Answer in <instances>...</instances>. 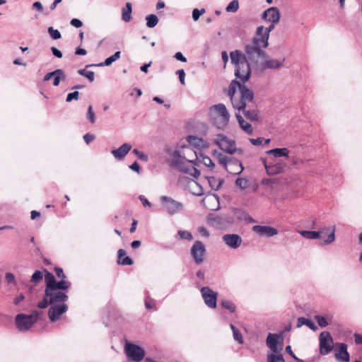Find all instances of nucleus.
<instances>
[{"label":"nucleus","instance_id":"1","mask_svg":"<svg viewBox=\"0 0 362 362\" xmlns=\"http://www.w3.org/2000/svg\"><path fill=\"white\" fill-rule=\"evenodd\" d=\"M228 95L235 110H242L245 117L251 122L259 120V112L255 106L252 90L234 79L228 86Z\"/></svg>","mask_w":362,"mask_h":362},{"label":"nucleus","instance_id":"2","mask_svg":"<svg viewBox=\"0 0 362 362\" xmlns=\"http://www.w3.org/2000/svg\"><path fill=\"white\" fill-rule=\"evenodd\" d=\"M56 275L61 280L57 281L54 276L47 272L45 276V289L43 299L37 304L38 308L43 309L47 307V302L68 300L67 291L71 286L70 281L65 280L66 275L60 267H55Z\"/></svg>","mask_w":362,"mask_h":362},{"label":"nucleus","instance_id":"3","mask_svg":"<svg viewBox=\"0 0 362 362\" xmlns=\"http://www.w3.org/2000/svg\"><path fill=\"white\" fill-rule=\"evenodd\" d=\"M245 54L236 49L230 53V61L235 66V76L240 78L243 83L246 82L250 77L251 69L248 60L257 64L259 59L267 58L264 49L247 45L245 47Z\"/></svg>","mask_w":362,"mask_h":362},{"label":"nucleus","instance_id":"4","mask_svg":"<svg viewBox=\"0 0 362 362\" xmlns=\"http://www.w3.org/2000/svg\"><path fill=\"white\" fill-rule=\"evenodd\" d=\"M199 156L190 147H184L177 150L173 154L172 163L180 172L189 174L197 178L200 171L196 168Z\"/></svg>","mask_w":362,"mask_h":362},{"label":"nucleus","instance_id":"5","mask_svg":"<svg viewBox=\"0 0 362 362\" xmlns=\"http://www.w3.org/2000/svg\"><path fill=\"white\" fill-rule=\"evenodd\" d=\"M209 117L217 129L225 130L229 123L230 115L224 104L218 103L210 107Z\"/></svg>","mask_w":362,"mask_h":362},{"label":"nucleus","instance_id":"6","mask_svg":"<svg viewBox=\"0 0 362 362\" xmlns=\"http://www.w3.org/2000/svg\"><path fill=\"white\" fill-rule=\"evenodd\" d=\"M266 344L272 351L267 354V362H285L281 355L283 350V337L280 334L269 333Z\"/></svg>","mask_w":362,"mask_h":362},{"label":"nucleus","instance_id":"7","mask_svg":"<svg viewBox=\"0 0 362 362\" xmlns=\"http://www.w3.org/2000/svg\"><path fill=\"white\" fill-rule=\"evenodd\" d=\"M214 143L224 152L230 155L235 152L243 153V150L236 148L235 142L234 140L228 138L223 134H218L214 139Z\"/></svg>","mask_w":362,"mask_h":362},{"label":"nucleus","instance_id":"8","mask_svg":"<svg viewBox=\"0 0 362 362\" xmlns=\"http://www.w3.org/2000/svg\"><path fill=\"white\" fill-rule=\"evenodd\" d=\"M38 315L39 313L37 311H35L30 315L18 314L15 320L18 329L21 332L28 330L37 321Z\"/></svg>","mask_w":362,"mask_h":362},{"label":"nucleus","instance_id":"9","mask_svg":"<svg viewBox=\"0 0 362 362\" xmlns=\"http://www.w3.org/2000/svg\"><path fill=\"white\" fill-rule=\"evenodd\" d=\"M163 210L169 215H175L181 212L184 209V204L170 197L161 196L160 197Z\"/></svg>","mask_w":362,"mask_h":362},{"label":"nucleus","instance_id":"10","mask_svg":"<svg viewBox=\"0 0 362 362\" xmlns=\"http://www.w3.org/2000/svg\"><path fill=\"white\" fill-rule=\"evenodd\" d=\"M66 301L47 302V305H51L48 310V316L51 322H56L60 318L61 315L68 310V305L66 304Z\"/></svg>","mask_w":362,"mask_h":362},{"label":"nucleus","instance_id":"11","mask_svg":"<svg viewBox=\"0 0 362 362\" xmlns=\"http://www.w3.org/2000/svg\"><path fill=\"white\" fill-rule=\"evenodd\" d=\"M124 349L127 358L132 361L140 362L144 358L145 352L138 345L127 342Z\"/></svg>","mask_w":362,"mask_h":362},{"label":"nucleus","instance_id":"12","mask_svg":"<svg viewBox=\"0 0 362 362\" xmlns=\"http://www.w3.org/2000/svg\"><path fill=\"white\" fill-rule=\"evenodd\" d=\"M200 293L204 301L205 305L209 308L214 309L217 305V298L218 293L216 291H214L209 286H204L201 288Z\"/></svg>","mask_w":362,"mask_h":362},{"label":"nucleus","instance_id":"13","mask_svg":"<svg viewBox=\"0 0 362 362\" xmlns=\"http://www.w3.org/2000/svg\"><path fill=\"white\" fill-rule=\"evenodd\" d=\"M206 248L204 243L199 240H197L191 248V255L197 264H200L204 262Z\"/></svg>","mask_w":362,"mask_h":362},{"label":"nucleus","instance_id":"14","mask_svg":"<svg viewBox=\"0 0 362 362\" xmlns=\"http://www.w3.org/2000/svg\"><path fill=\"white\" fill-rule=\"evenodd\" d=\"M333 340L328 332H322L320 334V351L322 355L328 354L332 349Z\"/></svg>","mask_w":362,"mask_h":362},{"label":"nucleus","instance_id":"15","mask_svg":"<svg viewBox=\"0 0 362 362\" xmlns=\"http://www.w3.org/2000/svg\"><path fill=\"white\" fill-rule=\"evenodd\" d=\"M286 166L287 165L285 161L282 160H272L269 163V165L267 166V170L266 172L269 175H278L284 173L286 168Z\"/></svg>","mask_w":362,"mask_h":362},{"label":"nucleus","instance_id":"16","mask_svg":"<svg viewBox=\"0 0 362 362\" xmlns=\"http://www.w3.org/2000/svg\"><path fill=\"white\" fill-rule=\"evenodd\" d=\"M224 243L231 249H237L242 244V238L238 234H225L222 236Z\"/></svg>","mask_w":362,"mask_h":362},{"label":"nucleus","instance_id":"17","mask_svg":"<svg viewBox=\"0 0 362 362\" xmlns=\"http://www.w3.org/2000/svg\"><path fill=\"white\" fill-rule=\"evenodd\" d=\"M280 13L276 7H270L266 9L262 16V19L269 23H278L280 20Z\"/></svg>","mask_w":362,"mask_h":362},{"label":"nucleus","instance_id":"18","mask_svg":"<svg viewBox=\"0 0 362 362\" xmlns=\"http://www.w3.org/2000/svg\"><path fill=\"white\" fill-rule=\"evenodd\" d=\"M252 231L259 236L267 238L272 237L278 234V230L276 228L269 226H254L252 227Z\"/></svg>","mask_w":362,"mask_h":362},{"label":"nucleus","instance_id":"19","mask_svg":"<svg viewBox=\"0 0 362 362\" xmlns=\"http://www.w3.org/2000/svg\"><path fill=\"white\" fill-rule=\"evenodd\" d=\"M132 145L128 143L123 144L121 146H119L117 149L112 150L111 153L114 156L116 160H123L127 154L132 149Z\"/></svg>","mask_w":362,"mask_h":362},{"label":"nucleus","instance_id":"20","mask_svg":"<svg viewBox=\"0 0 362 362\" xmlns=\"http://www.w3.org/2000/svg\"><path fill=\"white\" fill-rule=\"evenodd\" d=\"M335 357L341 362H348L349 361V354L347 351V346L345 344H339V349L335 354Z\"/></svg>","mask_w":362,"mask_h":362},{"label":"nucleus","instance_id":"21","mask_svg":"<svg viewBox=\"0 0 362 362\" xmlns=\"http://www.w3.org/2000/svg\"><path fill=\"white\" fill-rule=\"evenodd\" d=\"M187 141L192 146L197 148H207L209 146L206 141L196 136L189 135L187 137Z\"/></svg>","mask_w":362,"mask_h":362},{"label":"nucleus","instance_id":"22","mask_svg":"<svg viewBox=\"0 0 362 362\" xmlns=\"http://www.w3.org/2000/svg\"><path fill=\"white\" fill-rule=\"evenodd\" d=\"M235 117L237 118V120L239 123L240 127L247 134L250 135L253 132V129L252 127V125L246 122L243 117L240 115V114L236 113Z\"/></svg>","mask_w":362,"mask_h":362},{"label":"nucleus","instance_id":"23","mask_svg":"<svg viewBox=\"0 0 362 362\" xmlns=\"http://www.w3.org/2000/svg\"><path fill=\"white\" fill-rule=\"evenodd\" d=\"M266 153L273 156L275 158L280 157L288 158L289 150L287 148H276L267 151Z\"/></svg>","mask_w":362,"mask_h":362},{"label":"nucleus","instance_id":"24","mask_svg":"<svg viewBox=\"0 0 362 362\" xmlns=\"http://www.w3.org/2000/svg\"><path fill=\"white\" fill-rule=\"evenodd\" d=\"M284 61V59L282 60L279 59H268L264 61V62L262 64V68L263 69H276L279 68L283 62Z\"/></svg>","mask_w":362,"mask_h":362},{"label":"nucleus","instance_id":"25","mask_svg":"<svg viewBox=\"0 0 362 362\" xmlns=\"http://www.w3.org/2000/svg\"><path fill=\"white\" fill-rule=\"evenodd\" d=\"M120 56H121V52L120 51H117L113 55L107 57L104 62L98 64L96 66H110L113 62H115V61L119 59L120 58ZM92 66H95V65L94 64H88V65H86V67L88 68V67Z\"/></svg>","mask_w":362,"mask_h":362},{"label":"nucleus","instance_id":"26","mask_svg":"<svg viewBox=\"0 0 362 362\" xmlns=\"http://www.w3.org/2000/svg\"><path fill=\"white\" fill-rule=\"evenodd\" d=\"M126 255V251L124 249H119L117 252V263L122 265H132V259Z\"/></svg>","mask_w":362,"mask_h":362},{"label":"nucleus","instance_id":"27","mask_svg":"<svg viewBox=\"0 0 362 362\" xmlns=\"http://www.w3.org/2000/svg\"><path fill=\"white\" fill-rule=\"evenodd\" d=\"M214 155H216L218 163L223 165L228 172H230L228 169V165H231L233 160L217 151H215Z\"/></svg>","mask_w":362,"mask_h":362},{"label":"nucleus","instance_id":"28","mask_svg":"<svg viewBox=\"0 0 362 362\" xmlns=\"http://www.w3.org/2000/svg\"><path fill=\"white\" fill-rule=\"evenodd\" d=\"M189 187L194 195L202 196L204 194V189L201 185L194 180L189 182Z\"/></svg>","mask_w":362,"mask_h":362},{"label":"nucleus","instance_id":"29","mask_svg":"<svg viewBox=\"0 0 362 362\" xmlns=\"http://www.w3.org/2000/svg\"><path fill=\"white\" fill-rule=\"evenodd\" d=\"M303 325H306L310 329L316 331L317 329V325L310 320L300 317L297 320V327H300Z\"/></svg>","mask_w":362,"mask_h":362},{"label":"nucleus","instance_id":"30","mask_svg":"<svg viewBox=\"0 0 362 362\" xmlns=\"http://www.w3.org/2000/svg\"><path fill=\"white\" fill-rule=\"evenodd\" d=\"M298 233L303 238L307 239L314 240L320 237L324 230L321 231H310V230H298Z\"/></svg>","mask_w":362,"mask_h":362},{"label":"nucleus","instance_id":"31","mask_svg":"<svg viewBox=\"0 0 362 362\" xmlns=\"http://www.w3.org/2000/svg\"><path fill=\"white\" fill-rule=\"evenodd\" d=\"M210 187L214 190H218L221 187L223 180L214 176H208L206 177Z\"/></svg>","mask_w":362,"mask_h":362},{"label":"nucleus","instance_id":"32","mask_svg":"<svg viewBox=\"0 0 362 362\" xmlns=\"http://www.w3.org/2000/svg\"><path fill=\"white\" fill-rule=\"evenodd\" d=\"M132 4L129 2H127L126 4V6L122 8V19L127 23L130 21L132 18Z\"/></svg>","mask_w":362,"mask_h":362},{"label":"nucleus","instance_id":"33","mask_svg":"<svg viewBox=\"0 0 362 362\" xmlns=\"http://www.w3.org/2000/svg\"><path fill=\"white\" fill-rule=\"evenodd\" d=\"M230 327L233 332V339L240 344H243L244 341H243V335L240 332V331L238 330V328H236L233 325H230Z\"/></svg>","mask_w":362,"mask_h":362},{"label":"nucleus","instance_id":"34","mask_svg":"<svg viewBox=\"0 0 362 362\" xmlns=\"http://www.w3.org/2000/svg\"><path fill=\"white\" fill-rule=\"evenodd\" d=\"M146 26L148 28H154L158 23V18L155 14H150L146 16Z\"/></svg>","mask_w":362,"mask_h":362},{"label":"nucleus","instance_id":"35","mask_svg":"<svg viewBox=\"0 0 362 362\" xmlns=\"http://www.w3.org/2000/svg\"><path fill=\"white\" fill-rule=\"evenodd\" d=\"M250 45L259 48L261 49H263L264 48H267L269 45V42H267V41L264 40H259L257 38H252Z\"/></svg>","mask_w":362,"mask_h":362},{"label":"nucleus","instance_id":"36","mask_svg":"<svg viewBox=\"0 0 362 362\" xmlns=\"http://www.w3.org/2000/svg\"><path fill=\"white\" fill-rule=\"evenodd\" d=\"M198 162L203 163L204 165L207 167H214V163L209 156L200 154Z\"/></svg>","mask_w":362,"mask_h":362},{"label":"nucleus","instance_id":"37","mask_svg":"<svg viewBox=\"0 0 362 362\" xmlns=\"http://www.w3.org/2000/svg\"><path fill=\"white\" fill-rule=\"evenodd\" d=\"M43 274L41 271L36 270L31 276L30 282L37 284L42 280Z\"/></svg>","mask_w":362,"mask_h":362},{"label":"nucleus","instance_id":"38","mask_svg":"<svg viewBox=\"0 0 362 362\" xmlns=\"http://www.w3.org/2000/svg\"><path fill=\"white\" fill-rule=\"evenodd\" d=\"M221 305L226 310H229L230 313H234L235 311L236 307L235 304L229 300H223L221 301Z\"/></svg>","mask_w":362,"mask_h":362},{"label":"nucleus","instance_id":"39","mask_svg":"<svg viewBox=\"0 0 362 362\" xmlns=\"http://www.w3.org/2000/svg\"><path fill=\"white\" fill-rule=\"evenodd\" d=\"M328 231L330 232L329 235H328L327 238L324 241L325 245H328L334 242L335 239V227L331 226L327 229Z\"/></svg>","mask_w":362,"mask_h":362},{"label":"nucleus","instance_id":"40","mask_svg":"<svg viewBox=\"0 0 362 362\" xmlns=\"http://www.w3.org/2000/svg\"><path fill=\"white\" fill-rule=\"evenodd\" d=\"M239 8V3L238 0L231 1L226 8L227 12H236Z\"/></svg>","mask_w":362,"mask_h":362},{"label":"nucleus","instance_id":"41","mask_svg":"<svg viewBox=\"0 0 362 362\" xmlns=\"http://www.w3.org/2000/svg\"><path fill=\"white\" fill-rule=\"evenodd\" d=\"M78 74L86 77L90 82H93L94 81V72L92 71H86V69H79V70H78Z\"/></svg>","mask_w":362,"mask_h":362},{"label":"nucleus","instance_id":"42","mask_svg":"<svg viewBox=\"0 0 362 362\" xmlns=\"http://www.w3.org/2000/svg\"><path fill=\"white\" fill-rule=\"evenodd\" d=\"M276 24V23H271V25L267 28H264L262 25L258 26V33L261 34V32H264L269 37L270 33L274 30Z\"/></svg>","mask_w":362,"mask_h":362},{"label":"nucleus","instance_id":"43","mask_svg":"<svg viewBox=\"0 0 362 362\" xmlns=\"http://www.w3.org/2000/svg\"><path fill=\"white\" fill-rule=\"evenodd\" d=\"M47 32H48L49 36L53 40H59L62 37V35H61L60 32L57 29H54L52 27H49L47 29Z\"/></svg>","mask_w":362,"mask_h":362},{"label":"nucleus","instance_id":"44","mask_svg":"<svg viewBox=\"0 0 362 362\" xmlns=\"http://www.w3.org/2000/svg\"><path fill=\"white\" fill-rule=\"evenodd\" d=\"M156 301L153 298H151L149 296H146L145 299L146 308L156 310Z\"/></svg>","mask_w":362,"mask_h":362},{"label":"nucleus","instance_id":"45","mask_svg":"<svg viewBox=\"0 0 362 362\" xmlns=\"http://www.w3.org/2000/svg\"><path fill=\"white\" fill-rule=\"evenodd\" d=\"M235 184L241 189H245L249 186V182L245 178L239 177L235 180Z\"/></svg>","mask_w":362,"mask_h":362},{"label":"nucleus","instance_id":"46","mask_svg":"<svg viewBox=\"0 0 362 362\" xmlns=\"http://www.w3.org/2000/svg\"><path fill=\"white\" fill-rule=\"evenodd\" d=\"M232 164H235L238 166V169H236V168L229 169L230 170V173H233L234 174H240L243 171L244 167L243 166V164L241 162H240L237 160H233L232 162Z\"/></svg>","mask_w":362,"mask_h":362},{"label":"nucleus","instance_id":"47","mask_svg":"<svg viewBox=\"0 0 362 362\" xmlns=\"http://www.w3.org/2000/svg\"><path fill=\"white\" fill-rule=\"evenodd\" d=\"M315 320L317 321L318 325L320 327H325L329 325V322H327V319L321 315H315Z\"/></svg>","mask_w":362,"mask_h":362},{"label":"nucleus","instance_id":"48","mask_svg":"<svg viewBox=\"0 0 362 362\" xmlns=\"http://www.w3.org/2000/svg\"><path fill=\"white\" fill-rule=\"evenodd\" d=\"M53 78H54L53 85L54 86H57L59 84L61 79H62V80L65 79L66 75L64 74V71L62 69V73L57 74L53 76Z\"/></svg>","mask_w":362,"mask_h":362},{"label":"nucleus","instance_id":"49","mask_svg":"<svg viewBox=\"0 0 362 362\" xmlns=\"http://www.w3.org/2000/svg\"><path fill=\"white\" fill-rule=\"evenodd\" d=\"M178 235L181 239L192 240L193 239L192 234L188 230H178Z\"/></svg>","mask_w":362,"mask_h":362},{"label":"nucleus","instance_id":"50","mask_svg":"<svg viewBox=\"0 0 362 362\" xmlns=\"http://www.w3.org/2000/svg\"><path fill=\"white\" fill-rule=\"evenodd\" d=\"M205 13V9L204 8H202V9H198V8H194L193 11H192V18L194 21H197L199 20V18H200V16L204 14Z\"/></svg>","mask_w":362,"mask_h":362},{"label":"nucleus","instance_id":"51","mask_svg":"<svg viewBox=\"0 0 362 362\" xmlns=\"http://www.w3.org/2000/svg\"><path fill=\"white\" fill-rule=\"evenodd\" d=\"M86 117L89 120V122L92 124H93L95 122V115L93 111L92 105H90L88 108Z\"/></svg>","mask_w":362,"mask_h":362},{"label":"nucleus","instance_id":"52","mask_svg":"<svg viewBox=\"0 0 362 362\" xmlns=\"http://www.w3.org/2000/svg\"><path fill=\"white\" fill-rule=\"evenodd\" d=\"M5 279L8 284H16V278L13 274L11 272L6 273Z\"/></svg>","mask_w":362,"mask_h":362},{"label":"nucleus","instance_id":"53","mask_svg":"<svg viewBox=\"0 0 362 362\" xmlns=\"http://www.w3.org/2000/svg\"><path fill=\"white\" fill-rule=\"evenodd\" d=\"M253 37L262 40H264V41L266 40L267 42H269V37L267 35H266L264 32H261V34L258 33V27L256 29L255 35Z\"/></svg>","mask_w":362,"mask_h":362},{"label":"nucleus","instance_id":"54","mask_svg":"<svg viewBox=\"0 0 362 362\" xmlns=\"http://www.w3.org/2000/svg\"><path fill=\"white\" fill-rule=\"evenodd\" d=\"M132 153L141 160H146L148 159V156L146 154H144L143 152L139 151L136 148H134L132 151Z\"/></svg>","mask_w":362,"mask_h":362},{"label":"nucleus","instance_id":"55","mask_svg":"<svg viewBox=\"0 0 362 362\" xmlns=\"http://www.w3.org/2000/svg\"><path fill=\"white\" fill-rule=\"evenodd\" d=\"M78 95H79V93L78 91H74V92L70 93L67 95L66 101L69 103L73 100H78Z\"/></svg>","mask_w":362,"mask_h":362},{"label":"nucleus","instance_id":"56","mask_svg":"<svg viewBox=\"0 0 362 362\" xmlns=\"http://www.w3.org/2000/svg\"><path fill=\"white\" fill-rule=\"evenodd\" d=\"M60 73H62V69H56L54 71H52V72H49V73H47V74H45V76H44L43 80L45 81H49L51 78L53 77V76H54V75H56L57 74H60Z\"/></svg>","mask_w":362,"mask_h":362},{"label":"nucleus","instance_id":"57","mask_svg":"<svg viewBox=\"0 0 362 362\" xmlns=\"http://www.w3.org/2000/svg\"><path fill=\"white\" fill-rule=\"evenodd\" d=\"M250 142L254 146H262L263 145L264 138L258 137L257 139H250Z\"/></svg>","mask_w":362,"mask_h":362},{"label":"nucleus","instance_id":"58","mask_svg":"<svg viewBox=\"0 0 362 362\" xmlns=\"http://www.w3.org/2000/svg\"><path fill=\"white\" fill-rule=\"evenodd\" d=\"M197 230L203 237L208 238L209 236V232L204 226H199Z\"/></svg>","mask_w":362,"mask_h":362},{"label":"nucleus","instance_id":"59","mask_svg":"<svg viewBox=\"0 0 362 362\" xmlns=\"http://www.w3.org/2000/svg\"><path fill=\"white\" fill-rule=\"evenodd\" d=\"M139 200L141 201V202L142 203V204H143V206L144 207H148V208H151V202H148V200L144 195H140L139 197Z\"/></svg>","mask_w":362,"mask_h":362},{"label":"nucleus","instance_id":"60","mask_svg":"<svg viewBox=\"0 0 362 362\" xmlns=\"http://www.w3.org/2000/svg\"><path fill=\"white\" fill-rule=\"evenodd\" d=\"M176 74L178 75L181 84H185V72L183 69H179L176 71Z\"/></svg>","mask_w":362,"mask_h":362},{"label":"nucleus","instance_id":"61","mask_svg":"<svg viewBox=\"0 0 362 362\" xmlns=\"http://www.w3.org/2000/svg\"><path fill=\"white\" fill-rule=\"evenodd\" d=\"M70 24L75 28H81L83 25L82 21L77 18L71 20Z\"/></svg>","mask_w":362,"mask_h":362},{"label":"nucleus","instance_id":"62","mask_svg":"<svg viewBox=\"0 0 362 362\" xmlns=\"http://www.w3.org/2000/svg\"><path fill=\"white\" fill-rule=\"evenodd\" d=\"M174 57L177 60H179V61L182 62H187V58L180 52H176L175 54L174 55Z\"/></svg>","mask_w":362,"mask_h":362},{"label":"nucleus","instance_id":"63","mask_svg":"<svg viewBox=\"0 0 362 362\" xmlns=\"http://www.w3.org/2000/svg\"><path fill=\"white\" fill-rule=\"evenodd\" d=\"M95 139V136L90 134H86L83 136V139L87 144H89Z\"/></svg>","mask_w":362,"mask_h":362},{"label":"nucleus","instance_id":"64","mask_svg":"<svg viewBox=\"0 0 362 362\" xmlns=\"http://www.w3.org/2000/svg\"><path fill=\"white\" fill-rule=\"evenodd\" d=\"M51 50H52V54L57 57V58H62V52L59 50L57 48L54 47H52L51 48Z\"/></svg>","mask_w":362,"mask_h":362}]
</instances>
